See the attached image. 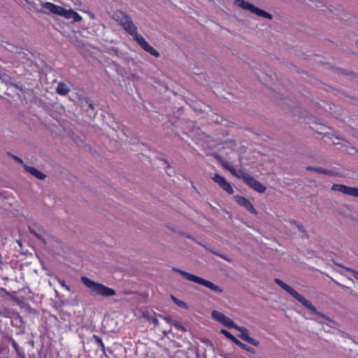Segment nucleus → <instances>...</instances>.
<instances>
[{
  "label": "nucleus",
  "mask_w": 358,
  "mask_h": 358,
  "mask_svg": "<svg viewBox=\"0 0 358 358\" xmlns=\"http://www.w3.org/2000/svg\"><path fill=\"white\" fill-rule=\"evenodd\" d=\"M113 19L121 25L127 34L133 36L134 41L145 51L155 57H159V53L151 46L145 39L138 33L137 27L134 24L131 17L121 10H116L113 14Z\"/></svg>",
  "instance_id": "1"
},
{
  "label": "nucleus",
  "mask_w": 358,
  "mask_h": 358,
  "mask_svg": "<svg viewBox=\"0 0 358 358\" xmlns=\"http://www.w3.org/2000/svg\"><path fill=\"white\" fill-rule=\"evenodd\" d=\"M41 6L47 9L49 13L63 17L67 20H71L73 22H80L83 20V17L73 9H66L51 2L42 3Z\"/></svg>",
  "instance_id": "2"
},
{
  "label": "nucleus",
  "mask_w": 358,
  "mask_h": 358,
  "mask_svg": "<svg viewBox=\"0 0 358 358\" xmlns=\"http://www.w3.org/2000/svg\"><path fill=\"white\" fill-rule=\"evenodd\" d=\"M80 280L92 294L103 297H110L116 294L115 289L96 282L86 276H82Z\"/></svg>",
  "instance_id": "3"
},
{
  "label": "nucleus",
  "mask_w": 358,
  "mask_h": 358,
  "mask_svg": "<svg viewBox=\"0 0 358 358\" xmlns=\"http://www.w3.org/2000/svg\"><path fill=\"white\" fill-rule=\"evenodd\" d=\"M172 270L173 271H176V272L180 273L186 280L194 282L201 285L206 288H208L209 289L212 290L215 293L220 294L222 292V289L220 287H219L218 285L212 282L211 281H209L208 280H206L204 278H202L201 277H199L197 275H193L192 273H189L188 272L184 271L182 270H180V269L176 268H173Z\"/></svg>",
  "instance_id": "4"
},
{
  "label": "nucleus",
  "mask_w": 358,
  "mask_h": 358,
  "mask_svg": "<svg viewBox=\"0 0 358 358\" xmlns=\"http://www.w3.org/2000/svg\"><path fill=\"white\" fill-rule=\"evenodd\" d=\"M234 3L238 7H240L243 10H249L250 12L257 15V16L262 17L268 20H272L273 18L272 15L270 13L256 7L253 4L248 1H245V0H235Z\"/></svg>",
  "instance_id": "5"
},
{
  "label": "nucleus",
  "mask_w": 358,
  "mask_h": 358,
  "mask_svg": "<svg viewBox=\"0 0 358 358\" xmlns=\"http://www.w3.org/2000/svg\"><path fill=\"white\" fill-rule=\"evenodd\" d=\"M331 190L339 192L343 194L358 197V187H349L342 184H334L331 186Z\"/></svg>",
  "instance_id": "6"
},
{
  "label": "nucleus",
  "mask_w": 358,
  "mask_h": 358,
  "mask_svg": "<svg viewBox=\"0 0 358 358\" xmlns=\"http://www.w3.org/2000/svg\"><path fill=\"white\" fill-rule=\"evenodd\" d=\"M234 329H236L240 332L238 337H240L244 341L254 346H258L259 345V342L257 340L250 336L249 331L246 328L243 327H239L235 324Z\"/></svg>",
  "instance_id": "7"
},
{
  "label": "nucleus",
  "mask_w": 358,
  "mask_h": 358,
  "mask_svg": "<svg viewBox=\"0 0 358 358\" xmlns=\"http://www.w3.org/2000/svg\"><path fill=\"white\" fill-rule=\"evenodd\" d=\"M292 296L294 297L299 302H300L308 310H310L312 313H314L318 315H321L324 317V315H323L321 313L318 312L316 308L312 304V303L310 301L305 299L301 294L298 293L296 291H295V292L292 294Z\"/></svg>",
  "instance_id": "8"
},
{
  "label": "nucleus",
  "mask_w": 358,
  "mask_h": 358,
  "mask_svg": "<svg viewBox=\"0 0 358 358\" xmlns=\"http://www.w3.org/2000/svg\"><path fill=\"white\" fill-rule=\"evenodd\" d=\"M212 317L215 320L219 321L228 328H234L235 327L236 324L231 318L225 316L223 313L219 311L213 310L212 312Z\"/></svg>",
  "instance_id": "9"
},
{
  "label": "nucleus",
  "mask_w": 358,
  "mask_h": 358,
  "mask_svg": "<svg viewBox=\"0 0 358 358\" xmlns=\"http://www.w3.org/2000/svg\"><path fill=\"white\" fill-rule=\"evenodd\" d=\"M212 180L216 182L219 186L223 189L226 192L229 194H233L234 189L231 185L224 178L219 175L218 173H215L212 177Z\"/></svg>",
  "instance_id": "10"
},
{
  "label": "nucleus",
  "mask_w": 358,
  "mask_h": 358,
  "mask_svg": "<svg viewBox=\"0 0 358 358\" xmlns=\"http://www.w3.org/2000/svg\"><path fill=\"white\" fill-rule=\"evenodd\" d=\"M245 183L259 193H264L266 189L264 185L250 175L245 178Z\"/></svg>",
  "instance_id": "11"
},
{
  "label": "nucleus",
  "mask_w": 358,
  "mask_h": 358,
  "mask_svg": "<svg viewBox=\"0 0 358 358\" xmlns=\"http://www.w3.org/2000/svg\"><path fill=\"white\" fill-rule=\"evenodd\" d=\"M236 201L240 206L245 207L251 213H257V210H255L252 203L245 197L238 196L236 197Z\"/></svg>",
  "instance_id": "12"
},
{
  "label": "nucleus",
  "mask_w": 358,
  "mask_h": 358,
  "mask_svg": "<svg viewBox=\"0 0 358 358\" xmlns=\"http://www.w3.org/2000/svg\"><path fill=\"white\" fill-rule=\"evenodd\" d=\"M24 168L26 171L31 174L33 176L36 177L39 180H43L45 178V175L43 173L39 170L36 169L34 167H31L27 165H24Z\"/></svg>",
  "instance_id": "13"
},
{
  "label": "nucleus",
  "mask_w": 358,
  "mask_h": 358,
  "mask_svg": "<svg viewBox=\"0 0 358 358\" xmlns=\"http://www.w3.org/2000/svg\"><path fill=\"white\" fill-rule=\"evenodd\" d=\"M70 90L69 85L63 82H59L56 87L57 92L62 96L67 94Z\"/></svg>",
  "instance_id": "14"
},
{
  "label": "nucleus",
  "mask_w": 358,
  "mask_h": 358,
  "mask_svg": "<svg viewBox=\"0 0 358 358\" xmlns=\"http://www.w3.org/2000/svg\"><path fill=\"white\" fill-rule=\"evenodd\" d=\"M275 282L281 287L284 290H285L287 293H289L291 296L295 292V289H294L292 287L285 283L282 280L279 278H275Z\"/></svg>",
  "instance_id": "15"
},
{
  "label": "nucleus",
  "mask_w": 358,
  "mask_h": 358,
  "mask_svg": "<svg viewBox=\"0 0 358 358\" xmlns=\"http://www.w3.org/2000/svg\"><path fill=\"white\" fill-rule=\"evenodd\" d=\"M308 170H313L317 173H323V174L327 175V176H333L334 175V171L327 170V169H324L322 168H320V167H317V168L308 167Z\"/></svg>",
  "instance_id": "16"
},
{
  "label": "nucleus",
  "mask_w": 358,
  "mask_h": 358,
  "mask_svg": "<svg viewBox=\"0 0 358 358\" xmlns=\"http://www.w3.org/2000/svg\"><path fill=\"white\" fill-rule=\"evenodd\" d=\"M236 345H237L238 347H240L241 349L244 350H246L249 352H251L252 354H255V350L254 348H250V347H248L247 345L243 343L242 342H241L238 339H237L235 343H234Z\"/></svg>",
  "instance_id": "17"
},
{
  "label": "nucleus",
  "mask_w": 358,
  "mask_h": 358,
  "mask_svg": "<svg viewBox=\"0 0 358 358\" xmlns=\"http://www.w3.org/2000/svg\"><path fill=\"white\" fill-rule=\"evenodd\" d=\"M250 174L244 172L242 170H237L236 173L234 174L237 178L242 179L244 182H245V178L249 176Z\"/></svg>",
  "instance_id": "18"
},
{
  "label": "nucleus",
  "mask_w": 358,
  "mask_h": 358,
  "mask_svg": "<svg viewBox=\"0 0 358 358\" xmlns=\"http://www.w3.org/2000/svg\"><path fill=\"white\" fill-rule=\"evenodd\" d=\"M220 333L231 340L233 343H235V341L237 340L235 336H234L229 331L226 329H221Z\"/></svg>",
  "instance_id": "19"
},
{
  "label": "nucleus",
  "mask_w": 358,
  "mask_h": 358,
  "mask_svg": "<svg viewBox=\"0 0 358 358\" xmlns=\"http://www.w3.org/2000/svg\"><path fill=\"white\" fill-rule=\"evenodd\" d=\"M177 330L181 331L182 332H186V328L182 325L179 322L174 321L173 325Z\"/></svg>",
  "instance_id": "20"
},
{
  "label": "nucleus",
  "mask_w": 358,
  "mask_h": 358,
  "mask_svg": "<svg viewBox=\"0 0 358 358\" xmlns=\"http://www.w3.org/2000/svg\"><path fill=\"white\" fill-rule=\"evenodd\" d=\"M171 299L178 305L180 307H182V308H186L187 307V304L182 301H180L179 299H178L176 297L173 296H171Z\"/></svg>",
  "instance_id": "21"
},
{
  "label": "nucleus",
  "mask_w": 358,
  "mask_h": 358,
  "mask_svg": "<svg viewBox=\"0 0 358 358\" xmlns=\"http://www.w3.org/2000/svg\"><path fill=\"white\" fill-rule=\"evenodd\" d=\"M93 338L95 340V341L96 342V343L99 344L101 347L102 350H104L105 345L103 344L102 339L99 336H96V335H94Z\"/></svg>",
  "instance_id": "22"
},
{
  "label": "nucleus",
  "mask_w": 358,
  "mask_h": 358,
  "mask_svg": "<svg viewBox=\"0 0 358 358\" xmlns=\"http://www.w3.org/2000/svg\"><path fill=\"white\" fill-rule=\"evenodd\" d=\"M58 282L61 285V287L65 289L66 291H71V287L66 285L64 280L59 279L58 280Z\"/></svg>",
  "instance_id": "23"
},
{
  "label": "nucleus",
  "mask_w": 358,
  "mask_h": 358,
  "mask_svg": "<svg viewBox=\"0 0 358 358\" xmlns=\"http://www.w3.org/2000/svg\"><path fill=\"white\" fill-rule=\"evenodd\" d=\"M8 341L12 347L14 348V350L17 351L18 345L16 343L15 341L13 338H9Z\"/></svg>",
  "instance_id": "24"
},
{
  "label": "nucleus",
  "mask_w": 358,
  "mask_h": 358,
  "mask_svg": "<svg viewBox=\"0 0 358 358\" xmlns=\"http://www.w3.org/2000/svg\"><path fill=\"white\" fill-rule=\"evenodd\" d=\"M30 232L34 234L35 236H36L39 239H43L42 235L39 233H38L36 230L30 228L29 229Z\"/></svg>",
  "instance_id": "25"
},
{
  "label": "nucleus",
  "mask_w": 358,
  "mask_h": 358,
  "mask_svg": "<svg viewBox=\"0 0 358 358\" xmlns=\"http://www.w3.org/2000/svg\"><path fill=\"white\" fill-rule=\"evenodd\" d=\"M227 169L234 176L237 171V170L233 166H227Z\"/></svg>",
  "instance_id": "26"
},
{
  "label": "nucleus",
  "mask_w": 358,
  "mask_h": 358,
  "mask_svg": "<svg viewBox=\"0 0 358 358\" xmlns=\"http://www.w3.org/2000/svg\"><path fill=\"white\" fill-rule=\"evenodd\" d=\"M164 320L169 324H170L171 325H173V322H174L173 320H172L170 317H163Z\"/></svg>",
  "instance_id": "27"
},
{
  "label": "nucleus",
  "mask_w": 358,
  "mask_h": 358,
  "mask_svg": "<svg viewBox=\"0 0 358 358\" xmlns=\"http://www.w3.org/2000/svg\"><path fill=\"white\" fill-rule=\"evenodd\" d=\"M214 254H215V255H216L217 256H219V257H220L221 258H222V259H225V260H226V261H227V262H230V259H229V258H227V257L226 256H224V255H220V254H218V253H217V252H214Z\"/></svg>",
  "instance_id": "28"
},
{
  "label": "nucleus",
  "mask_w": 358,
  "mask_h": 358,
  "mask_svg": "<svg viewBox=\"0 0 358 358\" xmlns=\"http://www.w3.org/2000/svg\"><path fill=\"white\" fill-rule=\"evenodd\" d=\"M13 159H15L18 163L22 164V160L17 156H13Z\"/></svg>",
  "instance_id": "29"
},
{
  "label": "nucleus",
  "mask_w": 358,
  "mask_h": 358,
  "mask_svg": "<svg viewBox=\"0 0 358 358\" xmlns=\"http://www.w3.org/2000/svg\"><path fill=\"white\" fill-rule=\"evenodd\" d=\"M89 107H90V108H91L92 109H93V106H92V104H91V103H90V104H89Z\"/></svg>",
  "instance_id": "30"
},
{
  "label": "nucleus",
  "mask_w": 358,
  "mask_h": 358,
  "mask_svg": "<svg viewBox=\"0 0 358 358\" xmlns=\"http://www.w3.org/2000/svg\"><path fill=\"white\" fill-rule=\"evenodd\" d=\"M356 44H357V46H358V40L356 41Z\"/></svg>",
  "instance_id": "31"
},
{
  "label": "nucleus",
  "mask_w": 358,
  "mask_h": 358,
  "mask_svg": "<svg viewBox=\"0 0 358 358\" xmlns=\"http://www.w3.org/2000/svg\"><path fill=\"white\" fill-rule=\"evenodd\" d=\"M357 275H358V273H357Z\"/></svg>",
  "instance_id": "32"
}]
</instances>
